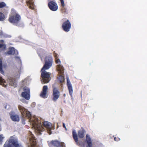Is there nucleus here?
I'll list each match as a JSON object with an SVG mask.
<instances>
[{
	"label": "nucleus",
	"instance_id": "nucleus-15",
	"mask_svg": "<svg viewBox=\"0 0 147 147\" xmlns=\"http://www.w3.org/2000/svg\"><path fill=\"white\" fill-rule=\"evenodd\" d=\"M8 81L10 85L16 87L17 84L15 78L9 77L8 79Z\"/></svg>",
	"mask_w": 147,
	"mask_h": 147
},
{
	"label": "nucleus",
	"instance_id": "nucleus-9",
	"mask_svg": "<svg viewBox=\"0 0 147 147\" xmlns=\"http://www.w3.org/2000/svg\"><path fill=\"white\" fill-rule=\"evenodd\" d=\"M48 6L50 9L53 11H55L58 9L57 3L54 1H50L48 3Z\"/></svg>",
	"mask_w": 147,
	"mask_h": 147
},
{
	"label": "nucleus",
	"instance_id": "nucleus-20",
	"mask_svg": "<svg viewBox=\"0 0 147 147\" xmlns=\"http://www.w3.org/2000/svg\"><path fill=\"white\" fill-rule=\"evenodd\" d=\"M10 115V117L12 121H18L19 120V117L17 115Z\"/></svg>",
	"mask_w": 147,
	"mask_h": 147
},
{
	"label": "nucleus",
	"instance_id": "nucleus-26",
	"mask_svg": "<svg viewBox=\"0 0 147 147\" xmlns=\"http://www.w3.org/2000/svg\"><path fill=\"white\" fill-rule=\"evenodd\" d=\"M61 12L63 13H67L66 9L64 7H62L61 8Z\"/></svg>",
	"mask_w": 147,
	"mask_h": 147
},
{
	"label": "nucleus",
	"instance_id": "nucleus-14",
	"mask_svg": "<svg viewBox=\"0 0 147 147\" xmlns=\"http://www.w3.org/2000/svg\"><path fill=\"white\" fill-rule=\"evenodd\" d=\"M86 131L85 129L83 127L79 130L78 131V135L79 137L80 138H83L85 136V134Z\"/></svg>",
	"mask_w": 147,
	"mask_h": 147
},
{
	"label": "nucleus",
	"instance_id": "nucleus-1",
	"mask_svg": "<svg viewBox=\"0 0 147 147\" xmlns=\"http://www.w3.org/2000/svg\"><path fill=\"white\" fill-rule=\"evenodd\" d=\"M18 108L21 112L22 118V123L24 125L25 124V118H28L29 121L31 122L33 127L39 131H42L44 129L42 127L41 124L38 123V119L36 118H33L31 119V114L23 106L19 105L18 106Z\"/></svg>",
	"mask_w": 147,
	"mask_h": 147
},
{
	"label": "nucleus",
	"instance_id": "nucleus-11",
	"mask_svg": "<svg viewBox=\"0 0 147 147\" xmlns=\"http://www.w3.org/2000/svg\"><path fill=\"white\" fill-rule=\"evenodd\" d=\"M48 89V88L47 86L45 85L43 86L42 91L40 94V96L41 97L44 98H47L46 95Z\"/></svg>",
	"mask_w": 147,
	"mask_h": 147
},
{
	"label": "nucleus",
	"instance_id": "nucleus-27",
	"mask_svg": "<svg viewBox=\"0 0 147 147\" xmlns=\"http://www.w3.org/2000/svg\"><path fill=\"white\" fill-rule=\"evenodd\" d=\"M55 62L56 63H61V61L59 59H58V58L55 59Z\"/></svg>",
	"mask_w": 147,
	"mask_h": 147
},
{
	"label": "nucleus",
	"instance_id": "nucleus-6",
	"mask_svg": "<svg viewBox=\"0 0 147 147\" xmlns=\"http://www.w3.org/2000/svg\"><path fill=\"white\" fill-rule=\"evenodd\" d=\"M60 92L58 89L55 87H53L52 95V100L56 102L60 96Z\"/></svg>",
	"mask_w": 147,
	"mask_h": 147
},
{
	"label": "nucleus",
	"instance_id": "nucleus-31",
	"mask_svg": "<svg viewBox=\"0 0 147 147\" xmlns=\"http://www.w3.org/2000/svg\"><path fill=\"white\" fill-rule=\"evenodd\" d=\"M4 80V81L3 82V83H1V82H0V84L1 85H3V86H4H4H5V85L4 84V83H5V81L4 80V79H3Z\"/></svg>",
	"mask_w": 147,
	"mask_h": 147
},
{
	"label": "nucleus",
	"instance_id": "nucleus-19",
	"mask_svg": "<svg viewBox=\"0 0 147 147\" xmlns=\"http://www.w3.org/2000/svg\"><path fill=\"white\" fill-rule=\"evenodd\" d=\"M43 125L45 127L49 130L51 128V123L47 121H44L43 123Z\"/></svg>",
	"mask_w": 147,
	"mask_h": 147
},
{
	"label": "nucleus",
	"instance_id": "nucleus-28",
	"mask_svg": "<svg viewBox=\"0 0 147 147\" xmlns=\"http://www.w3.org/2000/svg\"><path fill=\"white\" fill-rule=\"evenodd\" d=\"M60 1L61 3L62 7H64L65 5L63 0H60Z\"/></svg>",
	"mask_w": 147,
	"mask_h": 147
},
{
	"label": "nucleus",
	"instance_id": "nucleus-13",
	"mask_svg": "<svg viewBox=\"0 0 147 147\" xmlns=\"http://www.w3.org/2000/svg\"><path fill=\"white\" fill-rule=\"evenodd\" d=\"M72 136L76 144L78 146H80L81 144L79 142H78V137L77 134L75 130L72 131Z\"/></svg>",
	"mask_w": 147,
	"mask_h": 147
},
{
	"label": "nucleus",
	"instance_id": "nucleus-12",
	"mask_svg": "<svg viewBox=\"0 0 147 147\" xmlns=\"http://www.w3.org/2000/svg\"><path fill=\"white\" fill-rule=\"evenodd\" d=\"M67 85L69 91L70 95L71 97L72 96L73 90L72 86L69 79L67 78Z\"/></svg>",
	"mask_w": 147,
	"mask_h": 147
},
{
	"label": "nucleus",
	"instance_id": "nucleus-10",
	"mask_svg": "<svg viewBox=\"0 0 147 147\" xmlns=\"http://www.w3.org/2000/svg\"><path fill=\"white\" fill-rule=\"evenodd\" d=\"M5 54L6 55H16L18 54V52L17 51L15 50L13 47H11L9 49V50Z\"/></svg>",
	"mask_w": 147,
	"mask_h": 147
},
{
	"label": "nucleus",
	"instance_id": "nucleus-18",
	"mask_svg": "<svg viewBox=\"0 0 147 147\" xmlns=\"http://www.w3.org/2000/svg\"><path fill=\"white\" fill-rule=\"evenodd\" d=\"M57 69L59 74L63 75L64 73V68L61 65L59 64L57 65Z\"/></svg>",
	"mask_w": 147,
	"mask_h": 147
},
{
	"label": "nucleus",
	"instance_id": "nucleus-24",
	"mask_svg": "<svg viewBox=\"0 0 147 147\" xmlns=\"http://www.w3.org/2000/svg\"><path fill=\"white\" fill-rule=\"evenodd\" d=\"M2 49L1 50L0 49V51H4L6 49V46L4 44H0V49Z\"/></svg>",
	"mask_w": 147,
	"mask_h": 147
},
{
	"label": "nucleus",
	"instance_id": "nucleus-23",
	"mask_svg": "<svg viewBox=\"0 0 147 147\" xmlns=\"http://www.w3.org/2000/svg\"><path fill=\"white\" fill-rule=\"evenodd\" d=\"M5 16L4 14L0 12V21H3L5 20Z\"/></svg>",
	"mask_w": 147,
	"mask_h": 147
},
{
	"label": "nucleus",
	"instance_id": "nucleus-37",
	"mask_svg": "<svg viewBox=\"0 0 147 147\" xmlns=\"http://www.w3.org/2000/svg\"><path fill=\"white\" fill-rule=\"evenodd\" d=\"M63 96H65V94H63Z\"/></svg>",
	"mask_w": 147,
	"mask_h": 147
},
{
	"label": "nucleus",
	"instance_id": "nucleus-38",
	"mask_svg": "<svg viewBox=\"0 0 147 147\" xmlns=\"http://www.w3.org/2000/svg\"><path fill=\"white\" fill-rule=\"evenodd\" d=\"M83 147H84V145H83Z\"/></svg>",
	"mask_w": 147,
	"mask_h": 147
},
{
	"label": "nucleus",
	"instance_id": "nucleus-36",
	"mask_svg": "<svg viewBox=\"0 0 147 147\" xmlns=\"http://www.w3.org/2000/svg\"><path fill=\"white\" fill-rule=\"evenodd\" d=\"M15 58H18V59L19 58V57H16H16H15Z\"/></svg>",
	"mask_w": 147,
	"mask_h": 147
},
{
	"label": "nucleus",
	"instance_id": "nucleus-4",
	"mask_svg": "<svg viewBox=\"0 0 147 147\" xmlns=\"http://www.w3.org/2000/svg\"><path fill=\"white\" fill-rule=\"evenodd\" d=\"M3 147H23L21 144L19 143L18 139L14 136H11L5 142Z\"/></svg>",
	"mask_w": 147,
	"mask_h": 147
},
{
	"label": "nucleus",
	"instance_id": "nucleus-32",
	"mask_svg": "<svg viewBox=\"0 0 147 147\" xmlns=\"http://www.w3.org/2000/svg\"><path fill=\"white\" fill-rule=\"evenodd\" d=\"M4 81L3 80L2 78L0 76V82L3 83Z\"/></svg>",
	"mask_w": 147,
	"mask_h": 147
},
{
	"label": "nucleus",
	"instance_id": "nucleus-2",
	"mask_svg": "<svg viewBox=\"0 0 147 147\" xmlns=\"http://www.w3.org/2000/svg\"><path fill=\"white\" fill-rule=\"evenodd\" d=\"M45 64L42 68L41 72L40 79L44 84L49 82L51 80V74L45 71L49 69L52 65L53 61L52 57L50 55L47 56L45 59Z\"/></svg>",
	"mask_w": 147,
	"mask_h": 147
},
{
	"label": "nucleus",
	"instance_id": "nucleus-7",
	"mask_svg": "<svg viewBox=\"0 0 147 147\" xmlns=\"http://www.w3.org/2000/svg\"><path fill=\"white\" fill-rule=\"evenodd\" d=\"M24 92L21 94L22 96L27 100H28L30 98V89L27 87H25L23 88Z\"/></svg>",
	"mask_w": 147,
	"mask_h": 147
},
{
	"label": "nucleus",
	"instance_id": "nucleus-5",
	"mask_svg": "<svg viewBox=\"0 0 147 147\" xmlns=\"http://www.w3.org/2000/svg\"><path fill=\"white\" fill-rule=\"evenodd\" d=\"M49 145L51 147H65L64 143L60 142L57 140L51 141L50 142Z\"/></svg>",
	"mask_w": 147,
	"mask_h": 147
},
{
	"label": "nucleus",
	"instance_id": "nucleus-17",
	"mask_svg": "<svg viewBox=\"0 0 147 147\" xmlns=\"http://www.w3.org/2000/svg\"><path fill=\"white\" fill-rule=\"evenodd\" d=\"M86 142L88 146V147H92V142L90 137L88 135H86Z\"/></svg>",
	"mask_w": 147,
	"mask_h": 147
},
{
	"label": "nucleus",
	"instance_id": "nucleus-8",
	"mask_svg": "<svg viewBox=\"0 0 147 147\" xmlns=\"http://www.w3.org/2000/svg\"><path fill=\"white\" fill-rule=\"evenodd\" d=\"M71 26V24L68 20L63 22L62 25L63 30L66 32H68L70 30Z\"/></svg>",
	"mask_w": 147,
	"mask_h": 147
},
{
	"label": "nucleus",
	"instance_id": "nucleus-33",
	"mask_svg": "<svg viewBox=\"0 0 147 147\" xmlns=\"http://www.w3.org/2000/svg\"><path fill=\"white\" fill-rule=\"evenodd\" d=\"M63 127L64 128H65V129L66 130H67V128H66V127H65V123H63Z\"/></svg>",
	"mask_w": 147,
	"mask_h": 147
},
{
	"label": "nucleus",
	"instance_id": "nucleus-3",
	"mask_svg": "<svg viewBox=\"0 0 147 147\" xmlns=\"http://www.w3.org/2000/svg\"><path fill=\"white\" fill-rule=\"evenodd\" d=\"M21 19L20 15L14 10L12 9L8 19L10 23L18 26Z\"/></svg>",
	"mask_w": 147,
	"mask_h": 147
},
{
	"label": "nucleus",
	"instance_id": "nucleus-30",
	"mask_svg": "<svg viewBox=\"0 0 147 147\" xmlns=\"http://www.w3.org/2000/svg\"><path fill=\"white\" fill-rule=\"evenodd\" d=\"M3 138L4 137L2 136V135H0V143L2 142Z\"/></svg>",
	"mask_w": 147,
	"mask_h": 147
},
{
	"label": "nucleus",
	"instance_id": "nucleus-34",
	"mask_svg": "<svg viewBox=\"0 0 147 147\" xmlns=\"http://www.w3.org/2000/svg\"><path fill=\"white\" fill-rule=\"evenodd\" d=\"M3 35V32L1 30H0V36Z\"/></svg>",
	"mask_w": 147,
	"mask_h": 147
},
{
	"label": "nucleus",
	"instance_id": "nucleus-16",
	"mask_svg": "<svg viewBox=\"0 0 147 147\" xmlns=\"http://www.w3.org/2000/svg\"><path fill=\"white\" fill-rule=\"evenodd\" d=\"M26 3L29 8L34 9V3L33 0H26Z\"/></svg>",
	"mask_w": 147,
	"mask_h": 147
},
{
	"label": "nucleus",
	"instance_id": "nucleus-25",
	"mask_svg": "<svg viewBox=\"0 0 147 147\" xmlns=\"http://www.w3.org/2000/svg\"><path fill=\"white\" fill-rule=\"evenodd\" d=\"M6 6V4L4 2H0V8H3Z\"/></svg>",
	"mask_w": 147,
	"mask_h": 147
},
{
	"label": "nucleus",
	"instance_id": "nucleus-35",
	"mask_svg": "<svg viewBox=\"0 0 147 147\" xmlns=\"http://www.w3.org/2000/svg\"><path fill=\"white\" fill-rule=\"evenodd\" d=\"M114 140L115 141H118V139L116 137H115L114 138Z\"/></svg>",
	"mask_w": 147,
	"mask_h": 147
},
{
	"label": "nucleus",
	"instance_id": "nucleus-21",
	"mask_svg": "<svg viewBox=\"0 0 147 147\" xmlns=\"http://www.w3.org/2000/svg\"><path fill=\"white\" fill-rule=\"evenodd\" d=\"M0 72L2 74H3L4 72L2 69V63L1 59H0Z\"/></svg>",
	"mask_w": 147,
	"mask_h": 147
},
{
	"label": "nucleus",
	"instance_id": "nucleus-29",
	"mask_svg": "<svg viewBox=\"0 0 147 147\" xmlns=\"http://www.w3.org/2000/svg\"><path fill=\"white\" fill-rule=\"evenodd\" d=\"M53 55L55 59L58 58V55L55 53V51L53 52Z\"/></svg>",
	"mask_w": 147,
	"mask_h": 147
},
{
	"label": "nucleus",
	"instance_id": "nucleus-22",
	"mask_svg": "<svg viewBox=\"0 0 147 147\" xmlns=\"http://www.w3.org/2000/svg\"><path fill=\"white\" fill-rule=\"evenodd\" d=\"M59 80L60 83L63 82L64 81V76L62 75H60L59 77Z\"/></svg>",
	"mask_w": 147,
	"mask_h": 147
}]
</instances>
